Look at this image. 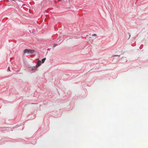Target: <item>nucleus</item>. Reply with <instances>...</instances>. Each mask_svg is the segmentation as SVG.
Listing matches in <instances>:
<instances>
[{
	"label": "nucleus",
	"mask_w": 148,
	"mask_h": 148,
	"mask_svg": "<svg viewBox=\"0 0 148 148\" xmlns=\"http://www.w3.org/2000/svg\"><path fill=\"white\" fill-rule=\"evenodd\" d=\"M41 61L39 60L37 62V64L36 66H38L40 65L41 64Z\"/></svg>",
	"instance_id": "nucleus-1"
},
{
	"label": "nucleus",
	"mask_w": 148,
	"mask_h": 148,
	"mask_svg": "<svg viewBox=\"0 0 148 148\" xmlns=\"http://www.w3.org/2000/svg\"><path fill=\"white\" fill-rule=\"evenodd\" d=\"M29 49H25L24 50V53H29Z\"/></svg>",
	"instance_id": "nucleus-2"
},
{
	"label": "nucleus",
	"mask_w": 148,
	"mask_h": 148,
	"mask_svg": "<svg viewBox=\"0 0 148 148\" xmlns=\"http://www.w3.org/2000/svg\"><path fill=\"white\" fill-rule=\"evenodd\" d=\"M29 53H33L35 52V51L33 50H31L29 49Z\"/></svg>",
	"instance_id": "nucleus-3"
},
{
	"label": "nucleus",
	"mask_w": 148,
	"mask_h": 148,
	"mask_svg": "<svg viewBox=\"0 0 148 148\" xmlns=\"http://www.w3.org/2000/svg\"><path fill=\"white\" fill-rule=\"evenodd\" d=\"M45 60H46L45 58H43L42 60V63H43L44 62Z\"/></svg>",
	"instance_id": "nucleus-4"
},
{
	"label": "nucleus",
	"mask_w": 148,
	"mask_h": 148,
	"mask_svg": "<svg viewBox=\"0 0 148 148\" xmlns=\"http://www.w3.org/2000/svg\"><path fill=\"white\" fill-rule=\"evenodd\" d=\"M97 34H94L92 35V36H97Z\"/></svg>",
	"instance_id": "nucleus-5"
},
{
	"label": "nucleus",
	"mask_w": 148,
	"mask_h": 148,
	"mask_svg": "<svg viewBox=\"0 0 148 148\" xmlns=\"http://www.w3.org/2000/svg\"><path fill=\"white\" fill-rule=\"evenodd\" d=\"M57 45L56 44H54L53 46V47H55Z\"/></svg>",
	"instance_id": "nucleus-6"
},
{
	"label": "nucleus",
	"mask_w": 148,
	"mask_h": 148,
	"mask_svg": "<svg viewBox=\"0 0 148 148\" xmlns=\"http://www.w3.org/2000/svg\"><path fill=\"white\" fill-rule=\"evenodd\" d=\"M9 71H10V69H9Z\"/></svg>",
	"instance_id": "nucleus-7"
}]
</instances>
